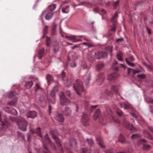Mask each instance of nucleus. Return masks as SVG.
<instances>
[{"instance_id":"7c9ffc66","label":"nucleus","mask_w":153,"mask_h":153,"mask_svg":"<svg viewBox=\"0 0 153 153\" xmlns=\"http://www.w3.org/2000/svg\"><path fill=\"white\" fill-rule=\"evenodd\" d=\"M55 44V45H53V51L55 52H56L59 51V46L57 43Z\"/></svg>"},{"instance_id":"2eb2a0df","label":"nucleus","mask_w":153,"mask_h":153,"mask_svg":"<svg viewBox=\"0 0 153 153\" xmlns=\"http://www.w3.org/2000/svg\"><path fill=\"white\" fill-rule=\"evenodd\" d=\"M104 76L103 74H100L97 76V81L98 82H99L101 83L104 80Z\"/></svg>"},{"instance_id":"a211bd4d","label":"nucleus","mask_w":153,"mask_h":153,"mask_svg":"<svg viewBox=\"0 0 153 153\" xmlns=\"http://www.w3.org/2000/svg\"><path fill=\"white\" fill-rule=\"evenodd\" d=\"M72 82L71 79H67L66 82H64V83L65 86L69 87L71 85V83Z\"/></svg>"},{"instance_id":"de8ad7c7","label":"nucleus","mask_w":153,"mask_h":153,"mask_svg":"<svg viewBox=\"0 0 153 153\" xmlns=\"http://www.w3.org/2000/svg\"><path fill=\"white\" fill-rule=\"evenodd\" d=\"M138 77L141 79H143L145 77V75L143 74H141L137 76Z\"/></svg>"},{"instance_id":"49530a36","label":"nucleus","mask_w":153,"mask_h":153,"mask_svg":"<svg viewBox=\"0 0 153 153\" xmlns=\"http://www.w3.org/2000/svg\"><path fill=\"white\" fill-rule=\"evenodd\" d=\"M144 149L146 150L149 149L150 148V146L149 145H145L143 146Z\"/></svg>"},{"instance_id":"09e8293b","label":"nucleus","mask_w":153,"mask_h":153,"mask_svg":"<svg viewBox=\"0 0 153 153\" xmlns=\"http://www.w3.org/2000/svg\"><path fill=\"white\" fill-rule=\"evenodd\" d=\"M36 91L39 89H41V88L40 87V85L39 84L37 83L36 84Z\"/></svg>"},{"instance_id":"2f4dec72","label":"nucleus","mask_w":153,"mask_h":153,"mask_svg":"<svg viewBox=\"0 0 153 153\" xmlns=\"http://www.w3.org/2000/svg\"><path fill=\"white\" fill-rule=\"evenodd\" d=\"M119 141L122 144L125 143V140L124 137L122 135V134H120V137L119 138Z\"/></svg>"},{"instance_id":"e2e57ef3","label":"nucleus","mask_w":153,"mask_h":153,"mask_svg":"<svg viewBox=\"0 0 153 153\" xmlns=\"http://www.w3.org/2000/svg\"><path fill=\"white\" fill-rule=\"evenodd\" d=\"M137 134H132L131 136V139H133L134 137H136V136Z\"/></svg>"},{"instance_id":"864d4df0","label":"nucleus","mask_w":153,"mask_h":153,"mask_svg":"<svg viewBox=\"0 0 153 153\" xmlns=\"http://www.w3.org/2000/svg\"><path fill=\"white\" fill-rule=\"evenodd\" d=\"M66 95L68 97H70V96L71 95V92L69 91H67L66 92Z\"/></svg>"},{"instance_id":"c9c22d12","label":"nucleus","mask_w":153,"mask_h":153,"mask_svg":"<svg viewBox=\"0 0 153 153\" xmlns=\"http://www.w3.org/2000/svg\"><path fill=\"white\" fill-rule=\"evenodd\" d=\"M87 140L88 141V143L89 146H93L94 143L92 139L91 138L87 139Z\"/></svg>"},{"instance_id":"58836bf2","label":"nucleus","mask_w":153,"mask_h":153,"mask_svg":"<svg viewBox=\"0 0 153 153\" xmlns=\"http://www.w3.org/2000/svg\"><path fill=\"white\" fill-rule=\"evenodd\" d=\"M127 63L129 65V66L131 67H134V64L130 62L128 60V59L127 58H126L125 59Z\"/></svg>"},{"instance_id":"79ce46f5","label":"nucleus","mask_w":153,"mask_h":153,"mask_svg":"<svg viewBox=\"0 0 153 153\" xmlns=\"http://www.w3.org/2000/svg\"><path fill=\"white\" fill-rule=\"evenodd\" d=\"M16 92L14 91L13 92H10L8 94V95L9 97L10 98H11L13 96H14L15 95H16Z\"/></svg>"},{"instance_id":"39448f33","label":"nucleus","mask_w":153,"mask_h":153,"mask_svg":"<svg viewBox=\"0 0 153 153\" xmlns=\"http://www.w3.org/2000/svg\"><path fill=\"white\" fill-rule=\"evenodd\" d=\"M58 86H56L54 87L53 88V90L52 91L51 93V96L53 99L54 100L53 101H52L51 100H50L49 102L50 103H52L53 104L55 103V101L54 100V97L55 96V92H56L58 91Z\"/></svg>"},{"instance_id":"423d86ee","label":"nucleus","mask_w":153,"mask_h":153,"mask_svg":"<svg viewBox=\"0 0 153 153\" xmlns=\"http://www.w3.org/2000/svg\"><path fill=\"white\" fill-rule=\"evenodd\" d=\"M89 119L87 115L84 114L82 116L81 122L85 126H87L89 124Z\"/></svg>"},{"instance_id":"680f3d73","label":"nucleus","mask_w":153,"mask_h":153,"mask_svg":"<svg viewBox=\"0 0 153 153\" xmlns=\"http://www.w3.org/2000/svg\"><path fill=\"white\" fill-rule=\"evenodd\" d=\"M119 1H117L114 3V4L115 6H117L118 4Z\"/></svg>"},{"instance_id":"20e7f679","label":"nucleus","mask_w":153,"mask_h":153,"mask_svg":"<svg viewBox=\"0 0 153 153\" xmlns=\"http://www.w3.org/2000/svg\"><path fill=\"white\" fill-rule=\"evenodd\" d=\"M46 14L45 16V19L47 20L50 19L53 15V13L52 12L49 11V10H45L43 11L42 13V16Z\"/></svg>"},{"instance_id":"a878e982","label":"nucleus","mask_w":153,"mask_h":153,"mask_svg":"<svg viewBox=\"0 0 153 153\" xmlns=\"http://www.w3.org/2000/svg\"><path fill=\"white\" fill-rule=\"evenodd\" d=\"M103 67V64L102 62L98 63L97 65L96 70L98 71L100 70Z\"/></svg>"},{"instance_id":"9b49d317","label":"nucleus","mask_w":153,"mask_h":153,"mask_svg":"<svg viewBox=\"0 0 153 153\" xmlns=\"http://www.w3.org/2000/svg\"><path fill=\"white\" fill-rule=\"evenodd\" d=\"M96 139L97 143L102 148H104L105 147V145L104 144L103 141L100 137H97Z\"/></svg>"},{"instance_id":"6ab92c4d","label":"nucleus","mask_w":153,"mask_h":153,"mask_svg":"<svg viewBox=\"0 0 153 153\" xmlns=\"http://www.w3.org/2000/svg\"><path fill=\"white\" fill-rule=\"evenodd\" d=\"M120 106L123 107V105H124V108L125 109H127L130 108L131 107V105L128 103H123V104H120Z\"/></svg>"},{"instance_id":"bb28decb","label":"nucleus","mask_w":153,"mask_h":153,"mask_svg":"<svg viewBox=\"0 0 153 153\" xmlns=\"http://www.w3.org/2000/svg\"><path fill=\"white\" fill-rule=\"evenodd\" d=\"M56 7V5L55 4L50 5L48 7L49 11L52 12Z\"/></svg>"},{"instance_id":"0e129e2a","label":"nucleus","mask_w":153,"mask_h":153,"mask_svg":"<svg viewBox=\"0 0 153 153\" xmlns=\"http://www.w3.org/2000/svg\"><path fill=\"white\" fill-rule=\"evenodd\" d=\"M149 136L148 137L150 140H152L153 139V137L151 135V134H148Z\"/></svg>"},{"instance_id":"b1692460","label":"nucleus","mask_w":153,"mask_h":153,"mask_svg":"<svg viewBox=\"0 0 153 153\" xmlns=\"http://www.w3.org/2000/svg\"><path fill=\"white\" fill-rule=\"evenodd\" d=\"M17 100V98L16 97H14V99L13 100L11 101L10 102L8 103V104L10 105H16V102Z\"/></svg>"},{"instance_id":"c03bdc74","label":"nucleus","mask_w":153,"mask_h":153,"mask_svg":"<svg viewBox=\"0 0 153 153\" xmlns=\"http://www.w3.org/2000/svg\"><path fill=\"white\" fill-rule=\"evenodd\" d=\"M6 130V128L3 126L0 127V134L3 133V131Z\"/></svg>"},{"instance_id":"0eeeda50","label":"nucleus","mask_w":153,"mask_h":153,"mask_svg":"<svg viewBox=\"0 0 153 153\" xmlns=\"http://www.w3.org/2000/svg\"><path fill=\"white\" fill-rule=\"evenodd\" d=\"M2 114L0 112V125L4 126H5L8 127V120L6 117H4V121L1 119V116Z\"/></svg>"},{"instance_id":"a18cd8bd","label":"nucleus","mask_w":153,"mask_h":153,"mask_svg":"<svg viewBox=\"0 0 153 153\" xmlns=\"http://www.w3.org/2000/svg\"><path fill=\"white\" fill-rule=\"evenodd\" d=\"M117 13H115L114 15L112 17L111 21H113L114 22H115L116 21V20H115V19L117 17Z\"/></svg>"},{"instance_id":"6e6d98bb","label":"nucleus","mask_w":153,"mask_h":153,"mask_svg":"<svg viewBox=\"0 0 153 153\" xmlns=\"http://www.w3.org/2000/svg\"><path fill=\"white\" fill-rule=\"evenodd\" d=\"M147 31H148V33L149 34H150L151 33V30L148 27L146 28Z\"/></svg>"},{"instance_id":"774afa93","label":"nucleus","mask_w":153,"mask_h":153,"mask_svg":"<svg viewBox=\"0 0 153 153\" xmlns=\"http://www.w3.org/2000/svg\"><path fill=\"white\" fill-rule=\"evenodd\" d=\"M106 153H112V152L110 150H108L106 151Z\"/></svg>"},{"instance_id":"5701e85b","label":"nucleus","mask_w":153,"mask_h":153,"mask_svg":"<svg viewBox=\"0 0 153 153\" xmlns=\"http://www.w3.org/2000/svg\"><path fill=\"white\" fill-rule=\"evenodd\" d=\"M126 127L127 128L130 129L131 130H136L135 128L132 124H130L128 123H127V124L126 126Z\"/></svg>"},{"instance_id":"1a4fd4ad","label":"nucleus","mask_w":153,"mask_h":153,"mask_svg":"<svg viewBox=\"0 0 153 153\" xmlns=\"http://www.w3.org/2000/svg\"><path fill=\"white\" fill-rule=\"evenodd\" d=\"M119 75L117 73H113L109 75L107 78V79L109 81H112L117 78Z\"/></svg>"},{"instance_id":"e433bc0d","label":"nucleus","mask_w":153,"mask_h":153,"mask_svg":"<svg viewBox=\"0 0 153 153\" xmlns=\"http://www.w3.org/2000/svg\"><path fill=\"white\" fill-rule=\"evenodd\" d=\"M46 78L48 82L53 79V77L51 75L48 74Z\"/></svg>"},{"instance_id":"13d9d810","label":"nucleus","mask_w":153,"mask_h":153,"mask_svg":"<svg viewBox=\"0 0 153 153\" xmlns=\"http://www.w3.org/2000/svg\"><path fill=\"white\" fill-rule=\"evenodd\" d=\"M72 140L73 141V143H72L73 144H76V140L75 139L73 138L72 139Z\"/></svg>"},{"instance_id":"052dcab7","label":"nucleus","mask_w":153,"mask_h":153,"mask_svg":"<svg viewBox=\"0 0 153 153\" xmlns=\"http://www.w3.org/2000/svg\"><path fill=\"white\" fill-rule=\"evenodd\" d=\"M79 107H80L79 105H76V111H78V109L79 108Z\"/></svg>"},{"instance_id":"4be33fe9","label":"nucleus","mask_w":153,"mask_h":153,"mask_svg":"<svg viewBox=\"0 0 153 153\" xmlns=\"http://www.w3.org/2000/svg\"><path fill=\"white\" fill-rule=\"evenodd\" d=\"M100 113V110L97 109L94 115V120H96L98 118Z\"/></svg>"},{"instance_id":"bf43d9fd","label":"nucleus","mask_w":153,"mask_h":153,"mask_svg":"<svg viewBox=\"0 0 153 153\" xmlns=\"http://www.w3.org/2000/svg\"><path fill=\"white\" fill-rule=\"evenodd\" d=\"M131 70H132V69L131 68H128L127 73H128V74H129Z\"/></svg>"},{"instance_id":"ddd939ff","label":"nucleus","mask_w":153,"mask_h":153,"mask_svg":"<svg viewBox=\"0 0 153 153\" xmlns=\"http://www.w3.org/2000/svg\"><path fill=\"white\" fill-rule=\"evenodd\" d=\"M36 116V113L35 111H33L29 112L27 115L28 118H34Z\"/></svg>"},{"instance_id":"4468645a","label":"nucleus","mask_w":153,"mask_h":153,"mask_svg":"<svg viewBox=\"0 0 153 153\" xmlns=\"http://www.w3.org/2000/svg\"><path fill=\"white\" fill-rule=\"evenodd\" d=\"M31 133L33 134L36 133V134H41L42 133V130L40 127H38L35 130H31Z\"/></svg>"},{"instance_id":"f704fd0d","label":"nucleus","mask_w":153,"mask_h":153,"mask_svg":"<svg viewBox=\"0 0 153 153\" xmlns=\"http://www.w3.org/2000/svg\"><path fill=\"white\" fill-rule=\"evenodd\" d=\"M45 141L49 143H51V141L49 136H48V134H45Z\"/></svg>"},{"instance_id":"f03ea898","label":"nucleus","mask_w":153,"mask_h":153,"mask_svg":"<svg viewBox=\"0 0 153 153\" xmlns=\"http://www.w3.org/2000/svg\"><path fill=\"white\" fill-rule=\"evenodd\" d=\"M17 124L21 130L23 131L26 130L27 123L24 118L19 117L18 120L17 121Z\"/></svg>"},{"instance_id":"4d7b16f0","label":"nucleus","mask_w":153,"mask_h":153,"mask_svg":"<svg viewBox=\"0 0 153 153\" xmlns=\"http://www.w3.org/2000/svg\"><path fill=\"white\" fill-rule=\"evenodd\" d=\"M44 147L47 151L46 152H45V153H50V152L48 151L47 148L46 146H45L44 145Z\"/></svg>"},{"instance_id":"aec40b11","label":"nucleus","mask_w":153,"mask_h":153,"mask_svg":"<svg viewBox=\"0 0 153 153\" xmlns=\"http://www.w3.org/2000/svg\"><path fill=\"white\" fill-rule=\"evenodd\" d=\"M44 49L42 48L40 50L39 52V53L38 55V57L39 59H40L43 55H44Z\"/></svg>"},{"instance_id":"dca6fc26","label":"nucleus","mask_w":153,"mask_h":153,"mask_svg":"<svg viewBox=\"0 0 153 153\" xmlns=\"http://www.w3.org/2000/svg\"><path fill=\"white\" fill-rule=\"evenodd\" d=\"M52 137L55 140L57 144H58L59 146H60L62 148L61 146L60 143V140L58 138L56 134H52Z\"/></svg>"},{"instance_id":"4c0bfd02","label":"nucleus","mask_w":153,"mask_h":153,"mask_svg":"<svg viewBox=\"0 0 153 153\" xmlns=\"http://www.w3.org/2000/svg\"><path fill=\"white\" fill-rule=\"evenodd\" d=\"M46 45L48 46H49L51 45V41L50 39L48 37H47L46 39Z\"/></svg>"},{"instance_id":"9d476101","label":"nucleus","mask_w":153,"mask_h":153,"mask_svg":"<svg viewBox=\"0 0 153 153\" xmlns=\"http://www.w3.org/2000/svg\"><path fill=\"white\" fill-rule=\"evenodd\" d=\"M96 58L99 59L101 57H105L107 55L106 53L105 52H97L95 53Z\"/></svg>"},{"instance_id":"6e6552de","label":"nucleus","mask_w":153,"mask_h":153,"mask_svg":"<svg viewBox=\"0 0 153 153\" xmlns=\"http://www.w3.org/2000/svg\"><path fill=\"white\" fill-rule=\"evenodd\" d=\"M77 36L73 35L71 36H66L65 38L68 40L71 41L73 42H77L81 41V39H77L76 37Z\"/></svg>"},{"instance_id":"338daca9","label":"nucleus","mask_w":153,"mask_h":153,"mask_svg":"<svg viewBox=\"0 0 153 153\" xmlns=\"http://www.w3.org/2000/svg\"><path fill=\"white\" fill-rule=\"evenodd\" d=\"M90 80V79H88L87 80L86 82V85H88L89 83V81Z\"/></svg>"},{"instance_id":"473e14b6","label":"nucleus","mask_w":153,"mask_h":153,"mask_svg":"<svg viewBox=\"0 0 153 153\" xmlns=\"http://www.w3.org/2000/svg\"><path fill=\"white\" fill-rule=\"evenodd\" d=\"M33 84L32 81H30L26 83V86L27 88H30Z\"/></svg>"},{"instance_id":"f3484780","label":"nucleus","mask_w":153,"mask_h":153,"mask_svg":"<svg viewBox=\"0 0 153 153\" xmlns=\"http://www.w3.org/2000/svg\"><path fill=\"white\" fill-rule=\"evenodd\" d=\"M63 112L64 114L66 116L69 115L71 113V110L69 108H65L63 110Z\"/></svg>"},{"instance_id":"f257e3e1","label":"nucleus","mask_w":153,"mask_h":153,"mask_svg":"<svg viewBox=\"0 0 153 153\" xmlns=\"http://www.w3.org/2000/svg\"><path fill=\"white\" fill-rule=\"evenodd\" d=\"M73 87L75 91L78 94H80L81 92L84 91L82 82L79 80H77L74 83Z\"/></svg>"},{"instance_id":"c85d7f7f","label":"nucleus","mask_w":153,"mask_h":153,"mask_svg":"<svg viewBox=\"0 0 153 153\" xmlns=\"http://www.w3.org/2000/svg\"><path fill=\"white\" fill-rule=\"evenodd\" d=\"M122 56L123 54L121 52H120L118 53H117V59L120 61H123V58H122Z\"/></svg>"},{"instance_id":"5fc2aeb1","label":"nucleus","mask_w":153,"mask_h":153,"mask_svg":"<svg viewBox=\"0 0 153 153\" xmlns=\"http://www.w3.org/2000/svg\"><path fill=\"white\" fill-rule=\"evenodd\" d=\"M132 71H133V73L134 74H135L137 73H138L139 72V71L135 70H134L132 69Z\"/></svg>"},{"instance_id":"393cba45","label":"nucleus","mask_w":153,"mask_h":153,"mask_svg":"<svg viewBox=\"0 0 153 153\" xmlns=\"http://www.w3.org/2000/svg\"><path fill=\"white\" fill-rule=\"evenodd\" d=\"M8 108L9 109V110L10 111V113L12 114L15 115H16L17 114V112L15 109L12 108L8 107L7 108Z\"/></svg>"},{"instance_id":"37998d69","label":"nucleus","mask_w":153,"mask_h":153,"mask_svg":"<svg viewBox=\"0 0 153 153\" xmlns=\"http://www.w3.org/2000/svg\"><path fill=\"white\" fill-rule=\"evenodd\" d=\"M18 118H19V117L18 118H16L14 117H10V119L13 122H16V123H17V121H18Z\"/></svg>"},{"instance_id":"8fccbe9b","label":"nucleus","mask_w":153,"mask_h":153,"mask_svg":"<svg viewBox=\"0 0 153 153\" xmlns=\"http://www.w3.org/2000/svg\"><path fill=\"white\" fill-rule=\"evenodd\" d=\"M36 91L39 89H41V88L40 87V85L39 84L37 83L36 84Z\"/></svg>"},{"instance_id":"a19ab883","label":"nucleus","mask_w":153,"mask_h":153,"mask_svg":"<svg viewBox=\"0 0 153 153\" xmlns=\"http://www.w3.org/2000/svg\"><path fill=\"white\" fill-rule=\"evenodd\" d=\"M65 76V73L64 72V71H62V74L59 75V77L61 78L62 80L64 79V78Z\"/></svg>"},{"instance_id":"412c9836","label":"nucleus","mask_w":153,"mask_h":153,"mask_svg":"<svg viewBox=\"0 0 153 153\" xmlns=\"http://www.w3.org/2000/svg\"><path fill=\"white\" fill-rule=\"evenodd\" d=\"M81 152L82 153H91V149L87 148L82 149Z\"/></svg>"},{"instance_id":"69168bd1","label":"nucleus","mask_w":153,"mask_h":153,"mask_svg":"<svg viewBox=\"0 0 153 153\" xmlns=\"http://www.w3.org/2000/svg\"><path fill=\"white\" fill-rule=\"evenodd\" d=\"M123 38L119 39H118L117 40L116 42H118L120 41H123Z\"/></svg>"},{"instance_id":"cd10ccee","label":"nucleus","mask_w":153,"mask_h":153,"mask_svg":"<svg viewBox=\"0 0 153 153\" xmlns=\"http://www.w3.org/2000/svg\"><path fill=\"white\" fill-rule=\"evenodd\" d=\"M62 12L64 13H67L69 10V6H67L62 9Z\"/></svg>"},{"instance_id":"ea45409f","label":"nucleus","mask_w":153,"mask_h":153,"mask_svg":"<svg viewBox=\"0 0 153 153\" xmlns=\"http://www.w3.org/2000/svg\"><path fill=\"white\" fill-rule=\"evenodd\" d=\"M39 100L41 102H44L45 105H46V103L45 102V101L44 99V98L43 96H41L39 98Z\"/></svg>"},{"instance_id":"c756f323","label":"nucleus","mask_w":153,"mask_h":153,"mask_svg":"<svg viewBox=\"0 0 153 153\" xmlns=\"http://www.w3.org/2000/svg\"><path fill=\"white\" fill-rule=\"evenodd\" d=\"M118 86L116 85L112 86L111 87V90L116 93H117L118 92Z\"/></svg>"},{"instance_id":"72a5a7b5","label":"nucleus","mask_w":153,"mask_h":153,"mask_svg":"<svg viewBox=\"0 0 153 153\" xmlns=\"http://www.w3.org/2000/svg\"><path fill=\"white\" fill-rule=\"evenodd\" d=\"M48 27L47 26H45L44 29L43 30V36L42 37L43 38H44L45 36V35L47 33V30H48Z\"/></svg>"},{"instance_id":"3c124183","label":"nucleus","mask_w":153,"mask_h":153,"mask_svg":"<svg viewBox=\"0 0 153 153\" xmlns=\"http://www.w3.org/2000/svg\"><path fill=\"white\" fill-rule=\"evenodd\" d=\"M128 59L131 61H133L134 60V59L132 56H131L128 58Z\"/></svg>"},{"instance_id":"7ed1b4c3","label":"nucleus","mask_w":153,"mask_h":153,"mask_svg":"<svg viewBox=\"0 0 153 153\" xmlns=\"http://www.w3.org/2000/svg\"><path fill=\"white\" fill-rule=\"evenodd\" d=\"M61 104L62 105H66L70 104L69 100L67 99L63 92H61L59 94Z\"/></svg>"},{"instance_id":"f8f14e48","label":"nucleus","mask_w":153,"mask_h":153,"mask_svg":"<svg viewBox=\"0 0 153 153\" xmlns=\"http://www.w3.org/2000/svg\"><path fill=\"white\" fill-rule=\"evenodd\" d=\"M55 119L59 122H63L64 118L63 115L61 114H58L55 117Z\"/></svg>"},{"instance_id":"603ef678","label":"nucleus","mask_w":153,"mask_h":153,"mask_svg":"<svg viewBox=\"0 0 153 153\" xmlns=\"http://www.w3.org/2000/svg\"><path fill=\"white\" fill-rule=\"evenodd\" d=\"M70 66L71 67H75L76 66V63L75 62H73L71 63L70 64Z\"/></svg>"}]
</instances>
